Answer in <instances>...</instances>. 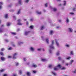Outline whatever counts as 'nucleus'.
I'll list each match as a JSON object with an SVG mask.
<instances>
[{
    "label": "nucleus",
    "mask_w": 76,
    "mask_h": 76,
    "mask_svg": "<svg viewBox=\"0 0 76 76\" xmlns=\"http://www.w3.org/2000/svg\"><path fill=\"white\" fill-rule=\"evenodd\" d=\"M29 1V0H26L25 1V3H28Z\"/></svg>",
    "instance_id": "obj_32"
},
{
    "label": "nucleus",
    "mask_w": 76,
    "mask_h": 76,
    "mask_svg": "<svg viewBox=\"0 0 76 76\" xmlns=\"http://www.w3.org/2000/svg\"><path fill=\"white\" fill-rule=\"evenodd\" d=\"M33 72L34 73H37V71H33Z\"/></svg>",
    "instance_id": "obj_45"
},
{
    "label": "nucleus",
    "mask_w": 76,
    "mask_h": 76,
    "mask_svg": "<svg viewBox=\"0 0 76 76\" xmlns=\"http://www.w3.org/2000/svg\"><path fill=\"white\" fill-rule=\"evenodd\" d=\"M20 13V10H19V11H18V12H17V15H19Z\"/></svg>",
    "instance_id": "obj_19"
},
{
    "label": "nucleus",
    "mask_w": 76,
    "mask_h": 76,
    "mask_svg": "<svg viewBox=\"0 0 76 76\" xmlns=\"http://www.w3.org/2000/svg\"><path fill=\"white\" fill-rule=\"evenodd\" d=\"M12 48H8V50H12Z\"/></svg>",
    "instance_id": "obj_47"
},
{
    "label": "nucleus",
    "mask_w": 76,
    "mask_h": 76,
    "mask_svg": "<svg viewBox=\"0 0 76 76\" xmlns=\"http://www.w3.org/2000/svg\"><path fill=\"white\" fill-rule=\"evenodd\" d=\"M66 4V1H64V6H65Z\"/></svg>",
    "instance_id": "obj_25"
},
{
    "label": "nucleus",
    "mask_w": 76,
    "mask_h": 76,
    "mask_svg": "<svg viewBox=\"0 0 76 76\" xmlns=\"http://www.w3.org/2000/svg\"><path fill=\"white\" fill-rule=\"evenodd\" d=\"M72 72L73 73H76V69H75V71H73Z\"/></svg>",
    "instance_id": "obj_39"
},
{
    "label": "nucleus",
    "mask_w": 76,
    "mask_h": 76,
    "mask_svg": "<svg viewBox=\"0 0 76 76\" xmlns=\"http://www.w3.org/2000/svg\"><path fill=\"white\" fill-rule=\"evenodd\" d=\"M34 20L32 18H31V19H30V21L31 22H32V21L33 20Z\"/></svg>",
    "instance_id": "obj_50"
},
{
    "label": "nucleus",
    "mask_w": 76,
    "mask_h": 76,
    "mask_svg": "<svg viewBox=\"0 0 76 76\" xmlns=\"http://www.w3.org/2000/svg\"><path fill=\"white\" fill-rule=\"evenodd\" d=\"M19 73L20 74H22V72L21 71H19Z\"/></svg>",
    "instance_id": "obj_42"
},
{
    "label": "nucleus",
    "mask_w": 76,
    "mask_h": 76,
    "mask_svg": "<svg viewBox=\"0 0 76 76\" xmlns=\"http://www.w3.org/2000/svg\"><path fill=\"white\" fill-rule=\"evenodd\" d=\"M61 69V70H65L66 69V68L65 67H64L61 68V66L60 64H58L57 66V67H55L54 68V70H58L59 69Z\"/></svg>",
    "instance_id": "obj_1"
},
{
    "label": "nucleus",
    "mask_w": 76,
    "mask_h": 76,
    "mask_svg": "<svg viewBox=\"0 0 76 76\" xmlns=\"http://www.w3.org/2000/svg\"><path fill=\"white\" fill-rule=\"evenodd\" d=\"M13 18H14V19H16V17H15V16H13Z\"/></svg>",
    "instance_id": "obj_55"
},
{
    "label": "nucleus",
    "mask_w": 76,
    "mask_h": 76,
    "mask_svg": "<svg viewBox=\"0 0 76 76\" xmlns=\"http://www.w3.org/2000/svg\"><path fill=\"white\" fill-rule=\"evenodd\" d=\"M23 60L24 61H26V58H23Z\"/></svg>",
    "instance_id": "obj_36"
},
{
    "label": "nucleus",
    "mask_w": 76,
    "mask_h": 76,
    "mask_svg": "<svg viewBox=\"0 0 76 76\" xmlns=\"http://www.w3.org/2000/svg\"><path fill=\"white\" fill-rule=\"evenodd\" d=\"M1 59L2 61H4V60H5V58L4 57H1Z\"/></svg>",
    "instance_id": "obj_14"
},
{
    "label": "nucleus",
    "mask_w": 76,
    "mask_h": 76,
    "mask_svg": "<svg viewBox=\"0 0 76 76\" xmlns=\"http://www.w3.org/2000/svg\"><path fill=\"white\" fill-rule=\"evenodd\" d=\"M3 3L2 2H0V5H1V4H3Z\"/></svg>",
    "instance_id": "obj_49"
},
{
    "label": "nucleus",
    "mask_w": 76,
    "mask_h": 76,
    "mask_svg": "<svg viewBox=\"0 0 76 76\" xmlns=\"http://www.w3.org/2000/svg\"><path fill=\"white\" fill-rule=\"evenodd\" d=\"M29 33V31H25V35H27Z\"/></svg>",
    "instance_id": "obj_8"
},
{
    "label": "nucleus",
    "mask_w": 76,
    "mask_h": 76,
    "mask_svg": "<svg viewBox=\"0 0 76 76\" xmlns=\"http://www.w3.org/2000/svg\"><path fill=\"white\" fill-rule=\"evenodd\" d=\"M32 67H37V65L35 64H33L32 66Z\"/></svg>",
    "instance_id": "obj_24"
},
{
    "label": "nucleus",
    "mask_w": 76,
    "mask_h": 76,
    "mask_svg": "<svg viewBox=\"0 0 76 76\" xmlns=\"http://www.w3.org/2000/svg\"><path fill=\"white\" fill-rule=\"evenodd\" d=\"M69 14H70V15H75V13H74L73 12H70Z\"/></svg>",
    "instance_id": "obj_33"
},
{
    "label": "nucleus",
    "mask_w": 76,
    "mask_h": 76,
    "mask_svg": "<svg viewBox=\"0 0 76 76\" xmlns=\"http://www.w3.org/2000/svg\"><path fill=\"white\" fill-rule=\"evenodd\" d=\"M17 76V75H16V74H13L12 75H11V76Z\"/></svg>",
    "instance_id": "obj_38"
},
{
    "label": "nucleus",
    "mask_w": 76,
    "mask_h": 76,
    "mask_svg": "<svg viewBox=\"0 0 76 76\" xmlns=\"http://www.w3.org/2000/svg\"><path fill=\"white\" fill-rule=\"evenodd\" d=\"M28 24H29V23H28V22H26V25H28Z\"/></svg>",
    "instance_id": "obj_56"
},
{
    "label": "nucleus",
    "mask_w": 76,
    "mask_h": 76,
    "mask_svg": "<svg viewBox=\"0 0 76 76\" xmlns=\"http://www.w3.org/2000/svg\"><path fill=\"white\" fill-rule=\"evenodd\" d=\"M68 31L70 32H73V29L71 28H68Z\"/></svg>",
    "instance_id": "obj_7"
},
{
    "label": "nucleus",
    "mask_w": 76,
    "mask_h": 76,
    "mask_svg": "<svg viewBox=\"0 0 76 76\" xmlns=\"http://www.w3.org/2000/svg\"><path fill=\"white\" fill-rule=\"evenodd\" d=\"M18 55V53H15L13 55V59H16V56H17Z\"/></svg>",
    "instance_id": "obj_3"
},
{
    "label": "nucleus",
    "mask_w": 76,
    "mask_h": 76,
    "mask_svg": "<svg viewBox=\"0 0 76 76\" xmlns=\"http://www.w3.org/2000/svg\"><path fill=\"white\" fill-rule=\"evenodd\" d=\"M30 50L31 51H35V48L33 47L30 48Z\"/></svg>",
    "instance_id": "obj_6"
},
{
    "label": "nucleus",
    "mask_w": 76,
    "mask_h": 76,
    "mask_svg": "<svg viewBox=\"0 0 76 76\" xmlns=\"http://www.w3.org/2000/svg\"><path fill=\"white\" fill-rule=\"evenodd\" d=\"M5 41L6 42H9V40L7 39L5 40Z\"/></svg>",
    "instance_id": "obj_52"
},
{
    "label": "nucleus",
    "mask_w": 76,
    "mask_h": 76,
    "mask_svg": "<svg viewBox=\"0 0 76 76\" xmlns=\"http://www.w3.org/2000/svg\"><path fill=\"white\" fill-rule=\"evenodd\" d=\"M30 29H33V26H31L30 27Z\"/></svg>",
    "instance_id": "obj_40"
},
{
    "label": "nucleus",
    "mask_w": 76,
    "mask_h": 76,
    "mask_svg": "<svg viewBox=\"0 0 76 76\" xmlns=\"http://www.w3.org/2000/svg\"><path fill=\"white\" fill-rule=\"evenodd\" d=\"M36 13L39 15H41V14L42 13V12H39L38 11H36Z\"/></svg>",
    "instance_id": "obj_9"
},
{
    "label": "nucleus",
    "mask_w": 76,
    "mask_h": 76,
    "mask_svg": "<svg viewBox=\"0 0 76 76\" xmlns=\"http://www.w3.org/2000/svg\"><path fill=\"white\" fill-rule=\"evenodd\" d=\"M71 58V57H68L66 58V60H70Z\"/></svg>",
    "instance_id": "obj_29"
},
{
    "label": "nucleus",
    "mask_w": 76,
    "mask_h": 76,
    "mask_svg": "<svg viewBox=\"0 0 76 76\" xmlns=\"http://www.w3.org/2000/svg\"><path fill=\"white\" fill-rule=\"evenodd\" d=\"M20 20H18V24L19 25H22V23H20Z\"/></svg>",
    "instance_id": "obj_5"
},
{
    "label": "nucleus",
    "mask_w": 76,
    "mask_h": 76,
    "mask_svg": "<svg viewBox=\"0 0 76 76\" xmlns=\"http://www.w3.org/2000/svg\"><path fill=\"white\" fill-rule=\"evenodd\" d=\"M45 28V27L44 26H42L41 28V30H43Z\"/></svg>",
    "instance_id": "obj_17"
},
{
    "label": "nucleus",
    "mask_w": 76,
    "mask_h": 76,
    "mask_svg": "<svg viewBox=\"0 0 76 76\" xmlns=\"http://www.w3.org/2000/svg\"><path fill=\"white\" fill-rule=\"evenodd\" d=\"M69 19L68 18H67L66 20V22L67 23H69Z\"/></svg>",
    "instance_id": "obj_10"
},
{
    "label": "nucleus",
    "mask_w": 76,
    "mask_h": 76,
    "mask_svg": "<svg viewBox=\"0 0 76 76\" xmlns=\"http://www.w3.org/2000/svg\"><path fill=\"white\" fill-rule=\"evenodd\" d=\"M41 38H42V39H43V38H44V37L43 36H42L41 37Z\"/></svg>",
    "instance_id": "obj_62"
},
{
    "label": "nucleus",
    "mask_w": 76,
    "mask_h": 76,
    "mask_svg": "<svg viewBox=\"0 0 76 76\" xmlns=\"http://www.w3.org/2000/svg\"><path fill=\"white\" fill-rule=\"evenodd\" d=\"M4 69H2L1 70V72H4Z\"/></svg>",
    "instance_id": "obj_51"
},
{
    "label": "nucleus",
    "mask_w": 76,
    "mask_h": 76,
    "mask_svg": "<svg viewBox=\"0 0 76 76\" xmlns=\"http://www.w3.org/2000/svg\"><path fill=\"white\" fill-rule=\"evenodd\" d=\"M0 54L2 56H4V54H3V52H1L0 53Z\"/></svg>",
    "instance_id": "obj_37"
},
{
    "label": "nucleus",
    "mask_w": 76,
    "mask_h": 76,
    "mask_svg": "<svg viewBox=\"0 0 76 76\" xmlns=\"http://www.w3.org/2000/svg\"><path fill=\"white\" fill-rule=\"evenodd\" d=\"M73 10H76V8H74L73 9Z\"/></svg>",
    "instance_id": "obj_57"
},
{
    "label": "nucleus",
    "mask_w": 76,
    "mask_h": 76,
    "mask_svg": "<svg viewBox=\"0 0 76 76\" xmlns=\"http://www.w3.org/2000/svg\"><path fill=\"white\" fill-rule=\"evenodd\" d=\"M1 8H2V6H0V9H1Z\"/></svg>",
    "instance_id": "obj_59"
},
{
    "label": "nucleus",
    "mask_w": 76,
    "mask_h": 76,
    "mask_svg": "<svg viewBox=\"0 0 76 76\" xmlns=\"http://www.w3.org/2000/svg\"><path fill=\"white\" fill-rule=\"evenodd\" d=\"M69 64L68 63H65V65L67 66H69Z\"/></svg>",
    "instance_id": "obj_41"
},
{
    "label": "nucleus",
    "mask_w": 76,
    "mask_h": 76,
    "mask_svg": "<svg viewBox=\"0 0 76 76\" xmlns=\"http://www.w3.org/2000/svg\"><path fill=\"white\" fill-rule=\"evenodd\" d=\"M74 61V60H72L71 61V62L69 63V65H70L72 64V63H73Z\"/></svg>",
    "instance_id": "obj_18"
},
{
    "label": "nucleus",
    "mask_w": 76,
    "mask_h": 76,
    "mask_svg": "<svg viewBox=\"0 0 76 76\" xmlns=\"http://www.w3.org/2000/svg\"><path fill=\"white\" fill-rule=\"evenodd\" d=\"M58 22H61V20H58Z\"/></svg>",
    "instance_id": "obj_58"
},
{
    "label": "nucleus",
    "mask_w": 76,
    "mask_h": 76,
    "mask_svg": "<svg viewBox=\"0 0 76 76\" xmlns=\"http://www.w3.org/2000/svg\"><path fill=\"white\" fill-rule=\"evenodd\" d=\"M71 55H73L74 53H73V51H71L70 52Z\"/></svg>",
    "instance_id": "obj_28"
},
{
    "label": "nucleus",
    "mask_w": 76,
    "mask_h": 76,
    "mask_svg": "<svg viewBox=\"0 0 76 76\" xmlns=\"http://www.w3.org/2000/svg\"><path fill=\"white\" fill-rule=\"evenodd\" d=\"M65 46L66 47H70V45L68 44H66L65 45Z\"/></svg>",
    "instance_id": "obj_21"
},
{
    "label": "nucleus",
    "mask_w": 76,
    "mask_h": 76,
    "mask_svg": "<svg viewBox=\"0 0 76 76\" xmlns=\"http://www.w3.org/2000/svg\"><path fill=\"white\" fill-rule=\"evenodd\" d=\"M54 40L52 41V45L49 46V48L50 49L49 50V52L50 53H52V49H54V47L53 46V45H54Z\"/></svg>",
    "instance_id": "obj_2"
},
{
    "label": "nucleus",
    "mask_w": 76,
    "mask_h": 76,
    "mask_svg": "<svg viewBox=\"0 0 76 76\" xmlns=\"http://www.w3.org/2000/svg\"><path fill=\"white\" fill-rule=\"evenodd\" d=\"M12 46L13 47H15V45L14 44H13L12 45Z\"/></svg>",
    "instance_id": "obj_61"
},
{
    "label": "nucleus",
    "mask_w": 76,
    "mask_h": 76,
    "mask_svg": "<svg viewBox=\"0 0 76 76\" xmlns=\"http://www.w3.org/2000/svg\"><path fill=\"white\" fill-rule=\"evenodd\" d=\"M23 20L24 21H25L26 20V19H24Z\"/></svg>",
    "instance_id": "obj_64"
},
{
    "label": "nucleus",
    "mask_w": 76,
    "mask_h": 76,
    "mask_svg": "<svg viewBox=\"0 0 76 76\" xmlns=\"http://www.w3.org/2000/svg\"><path fill=\"white\" fill-rule=\"evenodd\" d=\"M22 44H23V42H19L18 43V45H21Z\"/></svg>",
    "instance_id": "obj_15"
},
{
    "label": "nucleus",
    "mask_w": 76,
    "mask_h": 76,
    "mask_svg": "<svg viewBox=\"0 0 76 76\" xmlns=\"http://www.w3.org/2000/svg\"><path fill=\"white\" fill-rule=\"evenodd\" d=\"M56 45L57 47H58L59 46V43L58 42V40L57 39H55Z\"/></svg>",
    "instance_id": "obj_4"
},
{
    "label": "nucleus",
    "mask_w": 76,
    "mask_h": 76,
    "mask_svg": "<svg viewBox=\"0 0 76 76\" xmlns=\"http://www.w3.org/2000/svg\"><path fill=\"white\" fill-rule=\"evenodd\" d=\"M20 31V29H17V31Z\"/></svg>",
    "instance_id": "obj_60"
},
{
    "label": "nucleus",
    "mask_w": 76,
    "mask_h": 76,
    "mask_svg": "<svg viewBox=\"0 0 76 76\" xmlns=\"http://www.w3.org/2000/svg\"><path fill=\"white\" fill-rule=\"evenodd\" d=\"M52 73L53 74V75H54L55 76H56V75H57V74H56V72H52Z\"/></svg>",
    "instance_id": "obj_20"
},
{
    "label": "nucleus",
    "mask_w": 76,
    "mask_h": 76,
    "mask_svg": "<svg viewBox=\"0 0 76 76\" xmlns=\"http://www.w3.org/2000/svg\"><path fill=\"white\" fill-rule=\"evenodd\" d=\"M48 5V4H45V7H47Z\"/></svg>",
    "instance_id": "obj_53"
},
{
    "label": "nucleus",
    "mask_w": 76,
    "mask_h": 76,
    "mask_svg": "<svg viewBox=\"0 0 76 76\" xmlns=\"http://www.w3.org/2000/svg\"><path fill=\"white\" fill-rule=\"evenodd\" d=\"M26 74L28 76H31V73L30 72H27Z\"/></svg>",
    "instance_id": "obj_12"
},
{
    "label": "nucleus",
    "mask_w": 76,
    "mask_h": 76,
    "mask_svg": "<svg viewBox=\"0 0 76 76\" xmlns=\"http://www.w3.org/2000/svg\"><path fill=\"white\" fill-rule=\"evenodd\" d=\"M60 55V51H58L56 53V55L57 56H58Z\"/></svg>",
    "instance_id": "obj_22"
},
{
    "label": "nucleus",
    "mask_w": 76,
    "mask_h": 76,
    "mask_svg": "<svg viewBox=\"0 0 76 76\" xmlns=\"http://www.w3.org/2000/svg\"><path fill=\"white\" fill-rule=\"evenodd\" d=\"M7 25L8 26H9L10 25V23H8L7 24Z\"/></svg>",
    "instance_id": "obj_27"
},
{
    "label": "nucleus",
    "mask_w": 76,
    "mask_h": 76,
    "mask_svg": "<svg viewBox=\"0 0 76 76\" xmlns=\"http://www.w3.org/2000/svg\"><path fill=\"white\" fill-rule=\"evenodd\" d=\"M53 33H54V31H50V35H52L53 34Z\"/></svg>",
    "instance_id": "obj_13"
},
{
    "label": "nucleus",
    "mask_w": 76,
    "mask_h": 76,
    "mask_svg": "<svg viewBox=\"0 0 76 76\" xmlns=\"http://www.w3.org/2000/svg\"><path fill=\"white\" fill-rule=\"evenodd\" d=\"M58 58L59 60H61V57H59Z\"/></svg>",
    "instance_id": "obj_54"
},
{
    "label": "nucleus",
    "mask_w": 76,
    "mask_h": 76,
    "mask_svg": "<svg viewBox=\"0 0 76 76\" xmlns=\"http://www.w3.org/2000/svg\"><path fill=\"white\" fill-rule=\"evenodd\" d=\"M12 34V35H16V33H14V32H11V33Z\"/></svg>",
    "instance_id": "obj_34"
},
{
    "label": "nucleus",
    "mask_w": 76,
    "mask_h": 76,
    "mask_svg": "<svg viewBox=\"0 0 76 76\" xmlns=\"http://www.w3.org/2000/svg\"><path fill=\"white\" fill-rule=\"evenodd\" d=\"M16 66H18V65H19V64L18 63H16Z\"/></svg>",
    "instance_id": "obj_44"
},
{
    "label": "nucleus",
    "mask_w": 76,
    "mask_h": 76,
    "mask_svg": "<svg viewBox=\"0 0 76 76\" xmlns=\"http://www.w3.org/2000/svg\"><path fill=\"white\" fill-rule=\"evenodd\" d=\"M42 61H43V62L46 61H47V59H42Z\"/></svg>",
    "instance_id": "obj_16"
},
{
    "label": "nucleus",
    "mask_w": 76,
    "mask_h": 76,
    "mask_svg": "<svg viewBox=\"0 0 76 76\" xmlns=\"http://www.w3.org/2000/svg\"><path fill=\"white\" fill-rule=\"evenodd\" d=\"M12 57L11 56H8L7 57L8 58H12Z\"/></svg>",
    "instance_id": "obj_31"
},
{
    "label": "nucleus",
    "mask_w": 76,
    "mask_h": 76,
    "mask_svg": "<svg viewBox=\"0 0 76 76\" xmlns=\"http://www.w3.org/2000/svg\"><path fill=\"white\" fill-rule=\"evenodd\" d=\"M5 18H8V15L6 14L5 15Z\"/></svg>",
    "instance_id": "obj_26"
},
{
    "label": "nucleus",
    "mask_w": 76,
    "mask_h": 76,
    "mask_svg": "<svg viewBox=\"0 0 76 76\" xmlns=\"http://www.w3.org/2000/svg\"><path fill=\"white\" fill-rule=\"evenodd\" d=\"M4 30L3 29H1V28H0V32H3Z\"/></svg>",
    "instance_id": "obj_23"
},
{
    "label": "nucleus",
    "mask_w": 76,
    "mask_h": 76,
    "mask_svg": "<svg viewBox=\"0 0 76 76\" xmlns=\"http://www.w3.org/2000/svg\"><path fill=\"white\" fill-rule=\"evenodd\" d=\"M57 10L56 8H54L53 9L54 12H56V11Z\"/></svg>",
    "instance_id": "obj_30"
},
{
    "label": "nucleus",
    "mask_w": 76,
    "mask_h": 76,
    "mask_svg": "<svg viewBox=\"0 0 76 76\" xmlns=\"http://www.w3.org/2000/svg\"><path fill=\"white\" fill-rule=\"evenodd\" d=\"M38 51H41V48H39L37 49Z\"/></svg>",
    "instance_id": "obj_46"
},
{
    "label": "nucleus",
    "mask_w": 76,
    "mask_h": 76,
    "mask_svg": "<svg viewBox=\"0 0 76 76\" xmlns=\"http://www.w3.org/2000/svg\"><path fill=\"white\" fill-rule=\"evenodd\" d=\"M4 76H7V75L6 74H4Z\"/></svg>",
    "instance_id": "obj_63"
},
{
    "label": "nucleus",
    "mask_w": 76,
    "mask_h": 76,
    "mask_svg": "<svg viewBox=\"0 0 76 76\" xmlns=\"http://www.w3.org/2000/svg\"><path fill=\"white\" fill-rule=\"evenodd\" d=\"M46 41L47 44H49V39L48 38H47L46 39Z\"/></svg>",
    "instance_id": "obj_11"
},
{
    "label": "nucleus",
    "mask_w": 76,
    "mask_h": 76,
    "mask_svg": "<svg viewBox=\"0 0 76 76\" xmlns=\"http://www.w3.org/2000/svg\"><path fill=\"white\" fill-rule=\"evenodd\" d=\"M19 3L20 4H21V3H22V1L20 0H19Z\"/></svg>",
    "instance_id": "obj_35"
},
{
    "label": "nucleus",
    "mask_w": 76,
    "mask_h": 76,
    "mask_svg": "<svg viewBox=\"0 0 76 76\" xmlns=\"http://www.w3.org/2000/svg\"><path fill=\"white\" fill-rule=\"evenodd\" d=\"M52 66V65H49V68H51V67Z\"/></svg>",
    "instance_id": "obj_43"
},
{
    "label": "nucleus",
    "mask_w": 76,
    "mask_h": 76,
    "mask_svg": "<svg viewBox=\"0 0 76 76\" xmlns=\"http://www.w3.org/2000/svg\"><path fill=\"white\" fill-rule=\"evenodd\" d=\"M1 50L2 51H4V48H2Z\"/></svg>",
    "instance_id": "obj_48"
}]
</instances>
